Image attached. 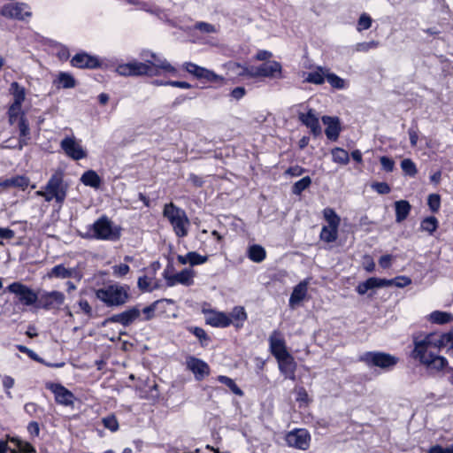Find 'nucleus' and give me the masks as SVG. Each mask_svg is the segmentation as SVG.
Returning <instances> with one entry per match:
<instances>
[{"label": "nucleus", "instance_id": "obj_1", "mask_svg": "<svg viewBox=\"0 0 453 453\" xmlns=\"http://www.w3.org/2000/svg\"><path fill=\"white\" fill-rule=\"evenodd\" d=\"M436 332L426 334L424 338H413L414 348L411 357L424 365L428 370L442 371L448 365V360L438 355L443 349L437 340Z\"/></svg>", "mask_w": 453, "mask_h": 453}, {"label": "nucleus", "instance_id": "obj_2", "mask_svg": "<svg viewBox=\"0 0 453 453\" xmlns=\"http://www.w3.org/2000/svg\"><path fill=\"white\" fill-rule=\"evenodd\" d=\"M116 72L121 76H158L163 72L169 73L173 76H179L178 70L172 65L167 60L153 63L150 60L142 62H129L119 64L116 67Z\"/></svg>", "mask_w": 453, "mask_h": 453}, {"label": "nucleus", "instance_id": "obj_3", "mask_svg": "<svg viewBox=\"0 0 453 453\" xmlns=\"http://www.w3.org/2000/svg\"><path fill=\"white\" fill-rule=\"evenodd\" d=\"M202 311L205 316L206 325L212 327L226 328L233 325L238 331L248 319L247 312L242 306H234L229 314L213 309H203Z\"/></svg>", "mask_w": 453, "mask_h": 453}, {"label": "nucleus", "instance_id": "obj_4", "mask_svg": "<svg viewBox=\"0 0 453 453\" xmlns=\"http://www.w3.org/2000/svg\"><path fill=\"white\" fill-rule=\"evenodd\" d=\"M127 284L108 283L95 290L96 297L106 307H120L131 298Z\"/></svg>", "mask_w": 453, "mask_h": 453}, {"label": "nucleus", "instance_id": "obj_5", "mask_svg": "<svg viewBox=\"0 0 453 453\" xmlns=\"http://www.w3.org/2000/svg\"><path fill=\"white\" fill-rule=\"evenodd\" d=\"M162 214L172 226L177 237L183 238L188 235L190 222L183 209L170 202L164 205Z\"/></svg>", "mask_w": 453, "mask_h": 453}, {"label": "nucleus", "instance_id": "obj_6", "mask_svg": "<svg viewBox=\"0 0 453 453\" xmlns=\"http://www.w3.org/2000/svg\"><path fill=\"white\" fill-rule=\"evenodd\" d=\"M11 93L13 96L14 101L8 111L9 121L11 124H18L20 135L25 138L27 127L25 123L24 112L21 111V104L25 100V88L19 87L17 82H12L11 85Z\"/></svg>", "mask_w": 453, "mask_h": 453}, {"label": "nucleus", "instance_id": "obj_7", "mask_svg": "<svg viewBox=\"0 0 453 453\" xmlns=\"http://www.w3.org/2000/svg\"><path fill=\"white\" fill-rule=\"evenodd\" d=\"M358 361L365 364L370 368L378 367L384 372H388L395 368L399 362V358L382 351H366L359 356Z\"/></svg>", "mask_w": 453, "mask_h": 453}, {"label": "nucleus", "instance_id": "obj_8", "mask_svg": "<svg viewBox=\"0 0 453 453\" xmlns=\"http://www.w3.org/2000/svg\"><path fill=\"white\" fill-rule=\"evenodd\" d=\"M92 236L96 240L116 241L120 237L118 228L112 226V222L105 215L96 219L91 226Z\"/></svg>", "mask_w": 453, "mask_h": 453}, {"label": "nucleus", "instance_id": "obj_9", "mask_svg": "<svg viewBox=\"0 0 453 453\" xmlns=\"http://www.w3.org/2000/svg\"><path fill=\"white\" fill-rule=\"evenodd\" d=\"M173 272L174 266L169 263L162 274L167 287H173L177 284L189 287L194 284L195 272L192 269L184 268L177 273H173Z\"/></svg>", "mask_w": 453, "mask_h": 453}, {"label": "nucleus", "instance_id": "obj_10", "mask_svg": "<svg viewBox=\"0 0 453 453\" xmlns=\"http://www.w3.org/2000/svg\"><path fill=\"white\" fill-rule=\"evenodd\" d=\"M65 302V295L60 291L45 292L39 297L37 294L30 288V305L37 303V306L45 310L59 309Z\"/></svg>", "mask_w": 453, "mask_h": 453}, {"label": "nucleus", "instance_id": "obj_11", "mask_svg": "<svg viewBox=\"0 0 453 453\" xmlns=\"http://www.w3.org/2000/svg\"><path fill=\"white\" fill-rule=\"evenodd\" d=\"M184 70L192 74L197 80H203L207 82L215 84V88L221 87L226 82V79L209 70L192 62H187L183 65Z\"/></svg>", "mask_w": 453, "mask_h": 453}, {"label": "nucleus", "instance_id": "obj_12", "mask_svg": "<svg viewBox=\"0 0 453 453\" xmlns=\"http://www.w3.org/2000/svg\"><path fill=\"white\" fill-rule=\"evenodd\" d=\"M250 78H270V79H281L282 66L281 64L276 60L264 62L257 66L250 65Z\"/></svg>", "mask_w": 453, "mask_h": 453}, {"label": "nucleus", "instance_id": "obj_13", "mask_svg": "<svg viewBox=\"0 0 453 453\" xmlns=\"http://www.w3.org/2000/svg\"><path fill=\"white\" fill-rule=\"evenodd\" d=\"M63 181L62 173H55L51 175L45 188L46 200L50 201L55 198L58 203L64 202L66 196V188Z\"/></svg>", "mask_w": 453, "mask_h": 453}, {"label": "nucleus", "instance_id": "obj_14", "mask_svg": "<svg viewBox=\"0 0 453 453\" xmlns=\"http://www.w3.org/2000/svg\"><path fill=\"white\" fill-rule=\"evenodd\" d=\"M285 440L289 447L307 450L311 445V436L305 428H294L286 434Z\"/></svg>", "mask_w": 453, "mask_h": 453}, {"label": "nucleus", "instance_id": "obj_15", "mask_svg": "<svg viewBox=\"0 0 453 453\" xmlns=\"http://www.w3.org/2000/svg\"><path fill=\"white\" fill-rule=\"evenodd\" d=\"M226 68L227 77H224L226 82L223 85L227 84L229 81L232 84H235L245 79H251L250 65H244L238 62L229 61L226 64Z\"/></svg>", "mask_w": 453, "mask_h": 453}, {"label": "nucleus", "instance_id": "obj_16", "mask_svg": "<svg viewBox=\"0 0 453 453\" xmlns=\"http://www.w3.org/2000/svg\"><path fill=\"white\" fill-rule=\"evenodd\" d=\"M45 388L54 395L55 402L58 404L64 406H71L73 404L75 400L74 394L62 384L48 381L45 383Z\"/></svg>", "mask_w": 453, "mask_h": 453}, {"label": "nucleus", "instance_id": "obj_17", "mask_svg": "<svg viewBox=\"0 0 453 453\" xmlns=\"http://www.w3.org/2000/svg\"><path fill=\"white\" fill-rule=\"evenodd\" d=\"M70 64L73 67L79 69H98L104 63L97 56L81 51L72 58Z\"/></svg>", "mask_w": 453, "mask_h": 453}, {"label": "nucleus", "instance_id": "obj_18", "mask_svg": "<svg viewBox=\"0 0 453 453\" xmlns=\"http://www.w3.org/2000/svg\"><path fill=\"white\" fill-rule=\"evenodd\" d=\"M140 304H136L125 310L120 313L111 315L106 319V321L111 323H118L123 326L124 327H127L134 324L137 319H140Z\"/></svg>", "mask_w": 453, "mask_h": 453}, {"label": "nucleus", "instance_id": "obj_19", "mask_svg": "<svg viewBox=\"0 0 453 453\" xmlns=\"http://www.w3.org/2000/svg\"><path fill=\"white\" fill-rule=\"evenodd\" d=\"M186 368L190 371L198 381L204 380L211 373L210 365L201 358L188 356L185 361Z\"/></svg>", "mask_w": 453, "mask_h": 453}, {"label": "nucleus", "instance_id": "obj_20", "mask_svg": "<svg viewBox=\"0 0 453 453\" xmlns=\"http://www.w3.org/2000/svg\"><path fill=\"white\" fill-rule=\"evenodd\" d=\"M60 147L65 155L73 160H81L87 157V151L74 137L66 136L60 142Z\"/></svg>", "mask_w": 453, "mask_h": 453}, {"label": "nucleus", "instance_id": "obj_21", "mask_svg": "<svg viewBox=\"0 0 453 453\" xmlns=\"http://www.w3.org/2000/svg\"><path fill=\"white\" fill-rule=\"evenodd\" d=\"M298 120L306 127L311 130V133L314 136H319L321 134V127L319 124V119L315 113V111L310 108L307 112H299L298 113Z\"/></svg>", "mask_w": 453, "mask_h": 453}, {"label": "nucleus", "instance_id": "obj_22", "mask_svg": "<svg viewBox=\"0 0 453 453\" xmlns=\"http://www.w3.org/2000/svg\"><path fill=\"white\" fill-rule=\"evenodd\" d=\"M322 122L326 125L325 134L326 138L332 142H336L342 132V126L339 118L323 116Z\"/></svg>", "mask_w": 453, "mask_h": 453}, {"label": "nucleus", "instance_id": "obj_23", "mask_svg": "<svg viewBox=\"0 0 453 453\" xmlns=\"http://www.w3.org/2000/svg\"><path fill=\"white\" fill-rule=\"evenodd\" d=\"M277 362L280 374L283 375L285 379L296 381L297 364L295 361L294 357L290 354L288 357L277 360Z\"/></svg>", "mask_w": 453, "mask_h": 453}, {"label": "nucleus", "instance_id": "obj_24", "mask_svg": "<svg viewBox=\"0 0 453 453\" xmlns=\"http://www.w3.org/2000/svg\"><path fill=\"white\" fill-rule=\"evenodd\" d=\"M26 7L27 6L25 4H7L3 6L1 10V14L6 18L23 20L27 16H28V12L26 11Z\"/></svg>", "mask_w": 453, "mask_h": 453}, {"label": "nucleus", "instance_id": "obj_25", "mask_svg": "<svg viewBox=\"0 0 453 453\" xmlns=\"http://www.w3.org/2000/svg\"><path fill=\"white\" fill-rule=\"evenodd\" d=\"M269 347L272 355L276 360H280L290 355L287 349L285 340L282 338H276L274 335H271L269 338Z\"/></svg>", "mask_w": 453, "mask_h": 453}, {"label": "nucleus", "instance_id": "obj_26", "mask_svg": "<svg viewBox=\"0 0 453 453\" xmlns=\"http://www.w3.org/2000/svg\"><path fill=\"white\" fill-rule=\"evenodd\" d=\"M386 281H383L380 278L370 277L366 280L359 282L356 288V291L358 295L363 296L370 289L377 288H384Z\"/></svg>", "mask_w": 453, "mask_h": 453}, {"label": "nucleus", "instance_id": "obj_27", "mask_svg": "<svg viewBox=\"0 0 453 453\" xmlns=\"http://www.w3.org/2000/svg\"><path fill=\"white\" fill-rule=\"evenodd\" d=\"M308 291V282L303 280L298 283L293 289L290 298L289 305L294 307L296 304L301 303L306 296Z\"/></svg>", "mask_w": 453, "mask_h": 453}, {"label": "nucleus", "instance_id": "obj_28", "mask_svg": "<svg viewBox=\"0 0 453 453\" xmlns=\"http://www.w3.org/2000/svg\"><path fill=\"white\" fill-rule=\"evenodd\" d=\"M8 290L16 295L17 302L23 305H28V287L19 282L11 284Z\"/></svg>", "mask_w": 453, "mask_h": 453}, {"label": "nucleus", "instance_id": "obj_29", "mask_svg": "<svg viewBox=\"0 0 453 453\" xmlns=\"http://www.w3.org/2000/svg\"><path fill=\"white\" fill-rule=\"evenodd\" d=\"M81 181L83 185L95 189L99 188L102 185L101 177L94 170H88L84 172L81 177Z\"/></svg>", "mask_w": 453, "mask_h": 453}, {"label": "nucleus", "instance_id": "obj_30", "mask_svg": "<svg viewBox=\"0 0 453 453\" xmlns=\"http://www.w3.org/2000/svg\"><path fill=\"white\" fill-rule=\"evenodd\" d=\"M395 221L401 223L405 220L411 210V206L407 200H399L395 203Z\"/></svg>", "mask_w": 453, "mask_h": 453}, {"label": "nucleus", "instance_id": "obj_31", "mask_svg": "<svg viewBox=\"0 0 453 453\" xmlns=\"http://www.w3.org/2000/svg\"><path fill=\"white\" fill-rule=\"evenodd\" d=\"M53 83L58 88H73L76 86V80L71 73L60 72Z\"/></svg>", "mask_w": 453, "mask_h": 453}, {"label": "nucleus", "instance_id": "obj_32", "mask_svg": "<svg viewBox=\"0 0 453 453\" xmlns=\"http://www.w3.org/2000/svg\"><path fill=\"white\" fill-rule=\"evenodd\" d=\"M73 270L66 268L64 265H57L47 272L46 277L49 279H68L73 277Z\"/></svg>", "mask_w": 453, "mask_h": 453}, {"label": "nucleus", "instance_id": "obj_33", "mask_svg": "<svg viewBox=\"0 0 453 453\" xmlns=\"http://www.w3.org/2000/svg\"><path fill=\"white\" fill-rule=\"evenodd\" d=\"M247 257L252 262L261 263L266 257V251L263 246L259 244H252L248 248Z\"/></svg>", "mask_w": 453, "mask_h": 453}, {"label": "nucleus", "instance_id": "obj_34", "mask_svg": "<svg viewBox=\"0 0 453 453\" xmlns=\"http://www.w3.org/2000/svg\"><path fill=\"white\" fill-rule=\"evenodd\" d=\"M436 338L441 342V347L446 349V354L453 357V331L448 333L436 332Z\"/></svg>", "mask_w": 453, "mask_h": 453}, {"label": "nucleus", "instance_id": "obj_35", "mask_svg": "<svg viewBox=\"0 0 453 453\" xmlns=\"http://www.w3.org/2000/svg\"><path fill=\"white\" fill-rule=\"evenodd\" d=\"M187 330L198 339L199 343L203 348H206L211 342V338L202 327L190 326L187 327Z\"/></svg>", "mask_w": 453, "mask_h": 453}, {"label": "nucleus", "instance_id": "obj_36", "mask_svg": "<svg viewBox=\"0 0 453 453\" xmlns=\"http://www.w3.org/2000/svg\"><path fill=\"white\" fill-rule=\"evenodd\" d=\"M429 320L438 325L449 324L453 322V314L448 311H434L430 313Z\"/></svg>", "mask_w": 453, "mask_h": 453}, {"label": "nucleus", "instance_id": "obj_37", "mask_svg": "<svg viewBox=\"0 0 453 453\" xmlns=\"http://www.w3.org/2000/svg\"><path fill=\"white\" fill-rule=\"evenodd\" d=\"M155 277L151 276H146L142 275L138 278L137 280V287L142 293L145 292H152L154 289H157L158 288V284L155 282L154 285H152V282L154 280Z\"/></svg>", "mask_w": 453, "mask_h": 453}, {"label": "nucleus", "instance_id": "obj_38", "mask_svg": "<svg viewBox=\"0 0 453 453\" xmlns=\"http://www.w3.org/2000/svg\"><path fill=\"white\" fill-rule=\"evenodd\" d=\"M322 212L325 220L328 224L327 226L339 228L341 224V218L333 208L326 207L323 210Z\"/></svg>", "mask_w": 453, "mask_h": 453}, {"label": "nucleus", "instance_id": "obj_39", "mask_svg": "<svg viewBox=\"0 0 453 453\" xmlns=\"http://www.w3.org/2000/svg\"><path fill=\"white\" fill-rule=\"evenodd\" d=\"M338 229L339 228L323 226L319 234L320 240L326 243L335 242L338 238Z\"/></svg>", "mask_w": 453, "mask_h": 453}, {"label": "nucleus", "instance_id": "obj_40", "mask_svg": "<svg viewBox=\"0 0 453 453\" xmlns=\"http://www.w3.org/2000/svg\"><path fill=\"white\" fill-rule=\"evenodd\" d=\"M332 159L334 163L340 165H347L349 162V152L340 147L334 148L331 150Z\"/></svg>", "mask_w": 453, "mask_h": 453}, {"label": "nucleus", "instance_id": "obj_41", "mask_svg": "<svg viewBox=\"0 0 453 453\" xmlns=\"http://www.w3.org/2000/svg\"><path fill=\"white\" fill-rule=\"evenodd\" d=\"M27 186V180L21 176H16L10 179H0V188L5 189L10 187Z\"/></svg>", "mask_w": 453, "mask_h": 453}, {"label": "nucleus", "instance_id": "obj_42", "mask_svg": "<svg viewBox=\"0 0 453 453\" xmlns=\"http://www.w3.org/2000/svg\"><path fill=\"white\" fill-rule=\"evenodd\" d=\"M217 380L226 385L234 395L242 396L243 391L237 386L234 380L226 375H219Z\"/></svg>", "mask_w": 453, "mask_h": 453}, {"label": "nucleus", "instance_id": "obj_43", "mask_svg": "<svg viewBox=\"0 0 453 453\" xmlns=\"http://www.w3.org/2000/svg\"><path fill=\"white\" fill-rule=\"evenodd\" d=\"M439 226V221L434 216H429L425 218L420 224V228L423 231L433 234L436 231Z\"/></svg>", "mask_w": 453, "mask_h": 453}, {"label": "nucleus", "instance_id": "obj_44", "mask_svg": "<svg viewBox=\"0 0 453 453\" xmlns=\"http://www.w3.org/2000/svg\"><path fill=\"white\" fill-rule=\"evenodd\" d=\"M311 177L305 176L294 183V185L292 186V193L296 196H300L305 189H307L311 186Z\"/></svg>", "mask_w": 453, "mask_h": 453}, {"label": "nucleus", "instance_id": "obj_45", "mask_svg": "<svg viewBox=\"0 0 453 453\" xmlns=\"http://www.w3.org/2000/svg\"><path fill=\"white\" fill-rule=\"evenodd\" d=\"M326 75L323 73V69L321 66L318 67L317 71L311 72L308 73L305 81L309 83L321 85L325 82Z\"/></svg>", "mask_w": 453, "mask_h": 453}, {"label": "nucleus", "instance_id": "obj_46", "mask_svg": "<svg viewBox=\"0 0 453 453\" xmlns=\"http://www.w3.org/2000/svg\"><path fill=\"white\" fill-rule=\"evenodd\" d=\"M383 281H386L387 283L384 284V287H390V286H395L398 288H404L409 286L411 283V280L407 276H396L394 279L388 280V279H382Z\"/></svg>", "mask_w": 453, "mask_h": 453}, {"label": "nucleus", "instance_id": "obj_47", "mask_svg": "<svg viewBox=\"0 0 453 453\" xmlns=\"http://www.w3.org/2000/svg\"><path fill=\"white\" fill-rule=\"evenodd\" d=\"M419 133L420 132H419L418 121L413 119L410 128L408 129L410 143L412 148H415L418 145Z\"/></svg>", "mask_w": 453, "mask_h": 453}, {"label": "nucleus", "instance_id": "obj_48", "mask_svg": "<svg viewBox=\"0 0 453 453\" xmlns=\"http://www.w3.org/2000/svg\"><path fill=\"white\" fill-rule=\"evenodd\" d=\"M102 423L104 426L110 430L111 433H115L119 428V420L115 414H110L102 418Z\"/></svg>", "mask_w": 453, "mask_h": 453}, {"label": "nucleus", "instance_id": "obj_49", "mask_svg": "<svg viewBox=\"0 0 453 453\" xmlns=\"http://www.w3.org/2000/svg\"><path fill=\"white\" fill-rule=\"evenodd\" d=\"M441 64V73L444 77L453 76V62L443 55L438 56Z\"/></svg>", "mask_w": 453, "mask_h": 453}, {"label": "nucleus", "instance_id": "obj_50", "mask_svg": "<svg viewBox=\"0 0 453 453\" xmlns=\"http://www.w3.org/2000/svg\"><path fill=\"white\" fill-rule=\"evenodd\" d=\"M401 168L404 174L410 177H414L418 173L416 164L411 158L402 160Z\"/></svg>", "mask_w": 453, "mask_h": 453}, {"label": "nucleus", "instance_id": "obj_51", "mask_svg": "<svg viewBox=\"0 0 453 453\" xmlns=\"http://www.w3.org/2000/svg\"><path fill=\"white\" fill-rule=\"evenodd\" d=\"M188 264L191 266L200 265L206 263L209 260L208 256H203L196 251L188 252Z\"/></svg>", "mask_w": 453, "mask_h": 453}, {"label": "nucleus", "instance_id": "obj_52", "mask_svg": "<svg viewBox=\"0 0 453 453\" xmlns=\"http://www.w3.org/2000/svg\"><path fill=\"white\" fill-rule=\"evenodd\" d=\"M159 303V301H155L150 305L144 307L143 309H141V314H143V317L140 319L142 321H149L151 320L155 317V311L157 309V305Z\"/></svg>", "mask_w": 453, "mask_h": 453}, {"label": "nucleus", "instance_id": "obj_53", "mask_svg": "<svg viewBox=\"0 0 453 453\" xmlns=\"http://www.w3.org/2000/svg\"><path fill=\"white\" fill-rule=\"evenodd\" d=\"M372 19L369 14L366 12H364L360 15L357 24V30L358 32H361L363 30H367L372 27Z\"/></svg>", "mask_w": 453, "mask_h": 453}, {"label": "nucleus", "instance_id": "obj_54", "mask_svg": "<svg viewBox=\"0 0 453 453\" xmlns=\"http://www.w3.org/2000/svg\"><path fill=\"white\" fill-rule=\"evenodd\" d=\"M326 81L334 88L337 89H342L345 88V81L335 73L326 74Z\"/></svg>", "mask_w": 453, "mask_h": 453}, {"label": "nucleus", "instance_id": "obj_55", "mask_svg": "<svg viewBox=\"0 0 453 453\" xmlns=\"http://www.w3.org/2000/svg\"><path fill=\"white\" fill-rule=\"evenodd\" d=\"M427 205L432 212H438L441 208V196L430 194L427 198Z\"/></svg>", "mask_w": 453, "mask_h": 453}, {"label": "nucleus", "instance_id": "obj_56", "mask_svg": "<svg viewBox=\"0 0 453 453\" xmlns=\"http://www.w3.org/2000/svg\"><path fill=\"white\" fill-rule=\"evenodd\" d=\"M380 42L378 41H370L358 42L355 46V50L358 52H368L371 50L378 48Z\"/></svg>", "mask_w": 453, "mask_h": 453}, {"label": "nucleus", "instance_id": "obj_57", "mask_svg": "<svg viewBox=\"0 0 453 453\" xmlns=\"http://www.w3.org/2000/svg\"><path fill=\"white\" fill-rule=\"evenodd\" d=\"M380 163L382 166V169L387 173H391L395 169V161L388 156L380 157Z\"/></svg>", "mask_w": 453, "mask_h": 453}, {"label": "nucleus", "instance_id": "obj_58", "mask_svg": "<svg viewBox=\"0 0 453 453\" xmlns=\"http://www.w3.org/2000/svg\"><path fill=\"white\" fill-rule=\"evenodd\" d=\"M130 271V267L127 264H119L112 266V273L116 277H124Z\"/></svg>", "mask_w": 453, "mask_h": 453}, {"label": "nucleus", "instance_id": "obj_59", "mask_svg": "<svg viewBox=\"0 0 453 453\" xmlns=\"http://www.w3.org/2000/svg\"><path fill=\"white\" fill-rule=\"evenodd\" d=\"M372 188L373 190H375L377 193L380 195H387L391 191L390 186L384 181L374 182L372 184Z\"/></svg>", "mask_w": 453, "mask_h": 453}, {"label": "nucleus", "instance_id": "obj_60", "mask_svg": "<svg viewBox=\"0 0 453 453\" xmlns=\"http://www.w3.org/2000/svg\"><path fill=\"white\" fill-rule=\"evenodd\" d=\"M427 453H453V443L445 448L439 444L431 446Z\"/></svg>", "mask_w": 453, "mask_h": 453}, {"label": "nucleus", "instance_id": "obj_61", "mask_svg": "<svg viewBox=\"0 0 453 453\" xmlns=\"http://www.w3.org/2000/svg\"><path fill=\"white\" fill-rule=\"evenodd\" d=\"M305 172H306L305 168L296 165L294 166H289L286 170L285 174L292 176V177H298V176H301Z\"/></svg>", "mask_w": 453, "mask_h": 453}, {"label": "nucleus", "instance_id": "obj_62", "mask_svg": "<svg viewBox=\"0 0 453 453\" xmlns=\"http://www.w3.org/2000/svg\"><path fill=\"white\" fill-rule=\"evenodd\" d=\"M80 310L88 317H92L93 310L89 303L86 299H81L78 302Z\"/></svg>", "mask_w": 453, "mask_h": 453}, {"label": "nucleus", "instance_id": "obj_63", "mask_svg": "<svg viewBox=\"0 0 453 453\" xmlns=\"http://www.w3.org/2000/svg\"><path fill=\"white\" fill-rule=\"evenodd\" d=\"M273 57V53L269 50H259L254 56V59L257 61H271L270 58Z\"/></svg>", "mask_w": 453, "mask_h": 453}, {"label": "nucleus", "instance_id": "obj_64", "mask_svg": "<svg viewBox=\"0 0 453 453\" xmlns=\"http://www.w3.org/2000/svg\"><path fill=\"white\" fill-rule=\"evenodd\" d=\"M188 180L196 188H202L204 184L203 179L195 173H189Z\"/></svg>", "mask_w": 453, "mask_h": 453}]
</instances>
